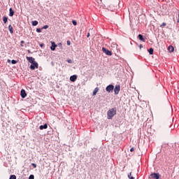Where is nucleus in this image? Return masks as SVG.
I'll list each match as a JSON object with an SVG mask.
<instances>
[{"instance_id":"dca6fc26","label":"nucleus","mask_w":179,"mask_h":179,"mask_svg":"<svg viewBox=\"0 0 179 179\" xmlns=\"http://www.w3.org/2000/svg\"><path fill=\"white\" fill-rule=\"evenodd\" d=\"M153 48H150V50H148V52L150 55H153Z\"/></svg>"},{"instance_id":"473e14b6","label":"nucleus","mask_w":179,"mask_h":179,"mask_svg":"<svg viewBox=\"0 0 179 179\" xmlns=\"http://www.w3.org/2000/svg\"><path fill=\"white\" fill-rule=\"evenodd\" d=\"M67 62H69V64H71V59H69V60H68V61H67Z\"/></svg>"},{"instance_id":"2eb2a0df","label":"nucleus","mask_w":179,"mask_h":179,"mask_svg":"<svg viewBox=\"0 0 179 179\" xmlns=\"http://www.w3.org/2000/svg\"><path fill=\"white\" fill-rule=\"evenodd\" d=\"M3 22L6 24V23H8V17L3 16Z\"/></svg>"},{"instance_id":"f704fd0d","label":"nucleus","mask_w":179,"mask_h":179,"mask_svg":"<svg viewBox=\"0 0 179 179\" xmlns=\"http://www.w3.org/2000/svg\"><path fill=\"white\" fill-rule=\"evenodd\" d=\"M45 29H48V25H45Z\"/></svg>"},{"instance_id":"393cba45","label":"nucleus","mask_w":179,"mask_h":179,"mask_svg":"<svg viewBox=\"0 0 179 179\" xmlns=\"http://www.w3.org/2000/svg\"><path fill=\"white\" fill-rule=\"evenodd\" d=\"M37 33H41V29H36Z\"/></svg>"},{"instance_id":"f257e3e1","label":"nucleus","mask_w":179,"mask_h":179,"mask_svg":"<svg viewBox=\"0 0 179 179\" xmlns=\"http://www.w3.org/2000/svg\"><path fill=\"white\" fill-rule=\"evenodd\" d=\"M117 114V108H113L109 109L107 112L108 120H113V117Z\"/></svg>"},{"instance_id":"7c9ffc66","label":"nucleus","mask_w":179,"mask_h":179,"mask_svg":"<svg viewBox=\"0 0 179 179\" xmlns=\"http://www.w3.org/2000/svg\"><path fill=\"white\" fill-rule=\"evenodd\" d=\"M40 47L41 48L44 47V43L40 44Z\"/></svg>"},{"instance_id":"ddd939ff","label":"nucleus","mask_w":179,"mask_h":179,"mask_svg":"<svg viewBox=\"0 0 179 179\" xmlns=\"http://www.w3.org/2000/svg\"><path fill=\"white\" fill-rule=\"evenodd\" d=\"M97 92H99V87H96L93 91V96H96L97 94Z\"/></svg>"},{"instance_id":"a878e982","label":"nucleus","mask_w":179,"mask_h":179,"mask_svg":"<svg viewBox=\"0 0 179 179\" xmlns=\"http://www.w3.org/2000/svg\"><path fill=\"white\" fill-rule=\"evenodd\" d=\"M31 166H33L34 169H36L37 167V165L36 164H31Z\"/></svg>"},{"instance_id":"4c0bfd02","label":"nucleus","mask_w":179,"mask_h":179,"mask_svg":"<svg viewBox=\"0 0 179 179\" xmlns=\"http://www.w3.org/2000/svg\"><path fill=\"white\" fill-rule=\"evenodd\" d=\"M178 22H179V14H178Z\"/></svg>"},{"instance_id":"c9c22d12","label":"nucleus","mask_w":179,"mask_h":179,"mask_svg":"<svg viewBox=\"0 0 179 179\" xmlns=\"http://www.w3.org/2000/svg\"><path fill=\"white\" fill-rule=\"evenodd\" d=\"M42 29H45V26H43V27H42Z\"/></svg>"},{"instance_id":"412c9836","label":"nucleus","mask_w":179,"mask_h":179,"mask_svg":"<svg viewBox=\"0 0 179 179\" xmlns=\"http://www.w3.org/2000/svg\"><path fill=\"white\" fill-rule=\"evenodd\" d=\"M39 129H45V124L41 125V126L39 127Z\"/></svg>"},{"instance_id":"f03ea898","label":"nucleus","mask_w":179,"mask_h":179,"mask_svg":"<svg viewBox=\"0 0 179 179\" xmlns=\"http://www.w3.org/2000/svg\"><path fill=\"white\" fill-rule=\"evenodd\" d=\"M106 92H108V93H111V92H113V90H114V85H109L106 87Z\"/></svg>"},{"instance_id":"c756f323","label":"nucleus","mask_w":179,"mask_h":179,"mask_svg":"<svg viewBox=\"0 0 179 179\" xmlns=\"http://www.w3.org/2000/svg\"><path fill=\"white\" fill-rule=\"evenodd\" d=\"M134 150H135V149H134V148H131L130 149V152H134Z\"/></svg>"},{"instance_id":"6e6552de","label":"nucleus","mask_w":179,"mask_h":179,"mask_svg":"<svg viewBox=\"0 0 179 179\" xmlns=\"http://www.w3.org/2000/svg\"><path fill=\"white\" fill-rule=\"evenodd\" d=\"M20 96L22 99H24L27 94H26V91L24 90H21Z\"/></svg>"},{"instance_id":"423d86ee","label":"nucleus","mask_w":179,"mask_h":179,"mask_svg":"<svg viewBox=\"0 0 179 179\" xmlns=\"http://www.w3.org/2000/svg\"><path fill=\"white\" fill-rule=\"evenodd\" d=\"M31 69H32V71H34V69H36V68H38V64L37 62L35 63H32L31 65L30 66Z\"/></svg>"},{"instance_id":"1a4fd4ad","label":"nucleus","mask_w":179,"mask_h":179,"mask_svg":"<svg viewBox=\"0 0 179 179\" xmlns=\"http://www.w3.org/2000/svg\"><path fill=\"white\" fill-rule=\"evenodd\" d=\"M51 44L50 50H52V51H55V48H57V44H55V42H51Z\"/></svg>"},{"instance_id":"aec40b11","label":"nucleus","mask_w":179,"mask_h":179,"mask_svg":"<svg viewBox=\"0 0 179 179\" xmlns=\"http://www.w3.org/2000/svg\"><path fill=\"white\" fill-rule=\"evenodd\" d=\"M37 24H38V22H37V21H33L32 22V25L33 26H37Z\"/></svg>"},{"instance_id":"f8f14e48","label":"nucleus","mask_w":179,"mask_h":179,"mask_svg":"<svg viewBox=\"0 0 179 179\" xmlns=\"http://www.w3.org/2000/svg\"><path fill=\"white\" fill-rule=\"evenodd\" d=\"M8 30L11 34H13V27L12 25L8 26Z\"/></svg>"},{"instance_id":"bb28decb","label":"nucleus","mask_w":179,"mask_h":179,"mask_svg":"<svg viewBox=\"0 0 179 179\" xmlns=\"http://www.w3.org/2000/svg\"><path fill=\"white\" fill-rule=\"evenodd\" d=\"M29 179H34V176L31 175V176L29 177Z\"/></svg>"},{"instance_id":"4be33fe9","label":"nucleus","mask_w":179,"mask_h":179,"mask_svg":"<svg viewBox=\"0 0 179 179\" xmlns=\"http://www.w3.org/2000/svg\"><path fill=\"white\" fill-rule=\"evenodd\" d=\"M10 179H16V176L15 175L10 176Z\"/></svg>"},{"instance_id":"9d476101","label":"nucleus","mask_w":179,"mask_h":179,"mask_svg":"<svg viewBox=\"0 0 179 179\" xmlns=\"http://www.w3.org/2000/svg\"><path fill=\"white\" fill-rule=\"evenodd\" d=\"M78 79V76L73 75L70 77L71 82H75Z\"/></svg>"},{"instance_id":"5701e85b","label":"nucleus","mask_w":179,"mask_h":179,"mask_svg":"<svg viewBox=\"0 0 179 179\" xmlns=\"http://www.w3.org/2000/svg\"><path fill=\"white\" fill-rule=\"evenodd\" d=\"M17 62L16 60H12L11 61V64H13V65H15V64H17Z\"/></svg>"},{"instance_id":"20e7f679","label":"nucleus","mask_w":179,"mask_h":179,"mask_svg":"<svg viewBox=\"0 0 179 179\" xmlns=\"http://www.w3.org/2000/svg\"><path fill=\"white\" fill-rule=\"evenodd\" d=\"M102 51L106 54V55L111 56L113 55V52L108 50H107L106 48H102Z\"/></svg>"},{"instance_id":"72a5a7b5","label":"nucleus","mask_w":179,"mask_h":179,"mask_svg":"<svg viewBox=\"0 0 179 179\" xmlns=\"http://www.w3.org/2000/svg\"><path fill=\"white\" fill-rule=\"evenodd\" d=\"M139 47H140V48H142L143 46H142V45H140Z\"/></svg>"},{"instance_id":"9b49d317","label":"nucleus","mask_w":179,"mask_h":179,"mask_svg":"<svg viewBox=\"0 0 179 179\" xmlns=\"http://www.w3.org/2000/svg\"><path fill=\"white\" fill-rule=\"evenodd\" d=\"M13 15H15V11H13V9H12V8H10L9 9V16H10V17H12V16H13Z\"/></svg>"},{"instance_id":"6ab92c4d","label":"nucleus","mask_w":179,"mask_h":179,"mask_svg":"<svg viewBox=\"0 0 179 179\" xmlns=\"http://www.w3.org/2000/svg\"><path fill=\"white\" fill-rule=\"evenodd\" d=\"M169 50L171 51V52H173V51H174V47H173V46H169Z\"/></svg>"},{"instance_id":"a211bd4d","label":"nucleus","mask_w":179,"mask_h":179,"mask_svg":"<svg viewBox=\"0 0 179 179\" xmlns=\"http://www.w3.org/2000/svg\"><path fill=\"white\" fill-rule=\"evenodd\" d=\"M166 26H167V24L166 22H163L161 25L160 27H162V29H163V27H166Z\"/></svg>"},{"instance_id":"39448f33","label":"nucleus","mask_w":179,"mask_h":179,"mask_svg":"<svg viewBox=\"0 0 179 179\" xmlns=\"http://www.w3.org/2000/svg\"><path fill=\"white\" fill-rule=\"evenodd\" d=\"M27 59L29 62H30V64H34L36 62L34 57H27Z\"/></svg>"},{"instance_id":"0eeeda50","label":"nucleus","mask_w":179,"mask_h":179,"mask_svg":"<svg viewBox=\"0 0 179 179\" xmlns=\"http://www.w3.org/2000/svg\"><path fill=\"white\" fill-rule=\"evenodd\" d=\"M150 176L153 179H159V178H160V174H159V173H152L150 175Z\"/></svg>"},{"instance_id":"7ed1b4c3","label":"nucleus","mask_w":179,"mask_h":179,"mask_svg":"<svg viewBox=\"0 0 179 179\" xmlns=\"http://www.w3.org/2000/svg\"><path fill=\"white\" fill-rule=\"evenodd\" d=\"M113 90L115 92V94H118V93H120V90H121V86H120V85H116L115 88H113Z\"/></svg>"},{"instance_id":"e433bc0d","label":"nucleus","mask_w":179,"mask_h":179,"mask_svg":"<svg viewBox=\"0 0 179 179\" xmlns=\"http://www.w3.org/2000/svg\"><path fill=\"white\" fill-rule=\"evenodd\" d=\"M48 128V126H47V124H45V129H47Z\"/></svg>"},{"instance_id":"b1692460","label":"nucleus","mask_w":179,"mask_h":179,"mask_svg":"<svg viewBox=\"0 0 179 179\" xmlns=\"http://www.w3.org/2000/svg\"><path fill=\"white\" fill-rule=\"evenodd\" d=\"M72 23H73V26H76V24H77V22L75 20H73Z\"/></svg>"},{"instance_id":"f3484780","label":"nucleus","mask_w":179,"mask_h":179,"mask_svg":"<svg viewBox=\"0 0 179 179\" xmlns=\"http://www.w3.org/2000/svg\"><path fill=\"white\" fill-rule=\"evenodd\" d=\"M128 177L129 179H135L134 177H132V173L130 172L129 174H128Z\"/></svg>"},{"instance_id":"4468645a","label":"nucleus","mask_w":179,"mask_h":179,"mask_svg":"<svg viewBox=\"0 0 179 179\" xmlns=\"http://www.w3.org/2000/svg\"><path fill=\"white\" fill-rule=\"evenodd\" d=\"M138 38L141 41H143L145 43V38H143V36H142V34L138 35Z\"/></svg>"},{"instance_id":"2f4dec72","label":"nucleus","mask_w":179,"mask_h":179,"mask_svg":"<svg viewBox=\"0 0 179 179\" xmlns=\"http://www.w3.org/2000/svg\"><path fill=\"white\" fill-rule=\"evenodd\" d=\"M87 38L90 37V33H88V34H87Z\"/></svg>"},{"instance_id":"cd10ccee","label":"nucleus","mask_w":179,"mask_h":179,"mask_svg":"<svg viewBox=\"0 0 179 179\" xmlns=\"http://www.w3.org/2000/svg\"><path fill=\"white\" fill-rule=\"evenodd\" d=\"M20 43H21V45H20L21 47H23V44H24V41H21Z\"/></svg>"},{"instance_id":"c85d7f7f","label":"nucleus","mask_w":179,"mask_h":179,"mask_svg":"<svg viewBox=\"0 0 179 179\" xmlns=\"http://www.w3.org/2000/svg\"><path fill=\"white\" fill-rule=\"evenodd\" d=\"M67 45H71V41H67Z\"/></svg>"}]
</instances>
